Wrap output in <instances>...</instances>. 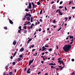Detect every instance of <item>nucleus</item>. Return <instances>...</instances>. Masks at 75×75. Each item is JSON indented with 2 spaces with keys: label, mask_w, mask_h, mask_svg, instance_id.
Returning a JSON list of instances; mask_svg holds the SVG:
<instances>
[{
  "label": "nucleus",
  "mask_w": 75,
  "mask_h": 75,
  "mask_svg": "<svg viewBox=\"0 0 75 75\" xmlns=\"http://www.w3.org/2000/svg\"><path fill=\"white\" fill-rule=\"evenodd\" d=\"M30 23V22L28 21L27 23H26V24H27V25H28Z\"/></svg>",
  "instance_id": "obj_29"
},
{
  "label": "nucleus",
  "mask_w": 75,
  "mask_h": 75,
  "mask_svg": "<svg viewBox=\"0 0 75 75\" xmlns=\"http://www.w3.org/2000/svg\"><path fill=\"white\" fill-rule=\"evenodd\" d=\"M59 8H62V6H60L59 7Z\"/></svg>",
  "instance_id": "obj_48"
},
{
  "label": "nucleus",
  "mask_w": 75,
  "mask_h": 75,
  "mask_svg": "<svg viewBox=\"0 0 75 75\" xmlns=\"http://www.w3.org/2000/svg\"><path fill=\"white\" fill-rule=\"evenodd\" d=\"M17 52H14V55L16 56V54H17Z\"/></svg>",
  "instance_id": "obj_35"
},
{
  "label": "nucleus",
  "mask_w": 75,
  "mask_h": 75,
  "mask_svg": "<svg viewBox=\"0 0 75 75\" xmlns=\"http://www.w3.org/2000/svg\"><path fill=\"white\" fill-rule=\"evenodd\" d=\"M51 69H52V68H55V67H54L53 66H51Z\"/></svg>",
  "instance_id": "obj_24"
},
{
  "label": "nucleus",
  "mask_w": 75,
  "mask_h": 75,
  "mask_svg": "<svg viewBox=\"0 0 75 75\" xmlns=\"http://www.w3.org/2000/svg\"><path fill=\"white\" fill-rule=\"evenodd\" d=\"M71 17H69V20H71Z\"/></svg>",
  "instance_id": "obj_52"
},
{
  "label": "nucleus",
  "mask_w": 75,
  "mask_h": 75,
  "mask_svg": "<svg viewBox=\"0 0 75 75\" xmlns=\"http://www.w3.org/2000/svg\"><path fill=\"white\" fill-rule=\"evenodd\" d=\"M62 3L63 2L62 1H61L60 2V4H62Z\"/></svg>",
  "instance_id": "obj_42"
},
{
  "label": "nucleus",
  "mask_w": 75,
  "mask_h": 75,
  "mask_svg": "<svg viewBox=\"0 0 75 75\" xmlns=\"http://www.w3.org/2000/svg\"><path fill=\"white\" fill-rule=\"evenodd\" d=\"M65 19H66V21L67 20H68V18L66 17L65 18Z\"/></svg>",
  "instance_id": "obj_60"
},
{
  "label": "nucleus",
  "mask_w": 75,
  "mask_h": 75,
  "mask_svg": "<svg viewBox=\"0 0 75 75\" xmlns=\"http://www.w3.org/2000/svg\"><path fill=\"white\" fill-rule=\"evenodd\" d=\"M31 25H32V26H34V24H33V23H32Z\"/></svg>",
  "instance_id": "obj_61"
},
{
  "label": "nucleus",
  "mask_w": 75,
  "mask_h": 75,
  "mask_svg": "<svg viewBox=\"0 0 75 75\" xmlns=\"http://www.w3.org/2000/svg\"><path fill=\"white\" fill-rule=\"evenodd\" d=\"M24 50V49L23 48H22L20 49V51L21 52H23V51Z\"/></svg>",
  "instance_id": "obj_10"
},
{
  "label": "nucleus",
  "mask_w": 75,
  "mask_h": 75,
  "mask_svg": "<svg viewBox=\"0 0 75 75\" xmlns=\"http://www.w3.org/2000/svg\"><path fill=\"white\" fill-rule=\"evenodd\" d=\"M47 33H49V34H51V31H47Z\"/></svg>",
  "instance_id": "obj_30"
},
{
  "label": "nucleus",
  "mask_w": 75,
  "mask_h": 75,
  "mask_svg": "<svg viewBox=\"0 0 75 75\" xmlns=\"http://www.w3.org/2000/svg\"><path fill=\"white\" fill-rule=\"evenodd\" d=\"M42 10L41 9V11L40 12V14H42Z\"/></svg>",
  "instance_id": "obj_26"
},
{
  "label": "nucleus",
  "mask_w": 75,
  "mask_h": 75,
  "mask_svg": "<svg viewBox=\"0 0 75 75\" xmlns=\"http://www.w3.org/2000/svg\"><path fill=\"white\" fill-rule=\"evenodd\" d=\"M17 42L16 41V40L15 41H14L13 42V44L14 45H16V43Z\"/></svg>",
  "instance_id": "obj_9"
},
{
  "label": "nucleus",
  "mask_w": 75,
  "mask_h": 75,
  "mask_svg": "<svg viewBox=\"0 0 75 75\" xmlns=\"http://www.w3.org/2000/svg\"><path fill=\"white\" fill-rule=\"evenodd\" d=\"M55 22H56V21L55 20H54L53 21V23H55Z\"/></svg>",
  "instance_id": "obj_53"
},
{
  "label": "nucleus",
  "mask_w": 75,
  "mask_h": 75,
  "mask_svg": "<svg viewBox=\"0 0 75 75\" xmlns=\"http://www.w3.org/2000/svg\"><path fill=\"white\" fill-rule=\"evenodd\" d=\"M19 28L21 30V31H22V29H21V26H20L19 27Z\"/></svg>",
  "instance_id": "obj_19"
},
{
  "label": "nucleus",
  "mask_w": 75,
  "mask_h": 75,
  "mask_svg": "<svg viewBox=\"0 0 75 75\" xmlns=\"http://www.w3.org/2000/svg\"><path fill=\"white\" fill-rule=\"evenodd\" d=\"M6 72H4V74H3V75H6Z\"/></svg>",
  "instance_id": "obj_62"
},
{
  "label": "nucleus",
  "mask_w": 75,
  "mask_h": 75,
  "mask_svg": "<svg viewBox=\"0 0 75 75\" xmlns=\"http://www.w3.org/2000/svg\"><path fill=\"white\" fill-rule=\"evenodd\" d=\"M18 33H20V34H21V30H18Z\"/></svg>",
  "instance_id": "obj_33"
},
{
  "label": "nucleus",
  "mask_w": 75,
  "mask_h": 75,
  "mask_svg": "<svg viewBox=\"0 0 75 75\" xmlns=\"http://www.w3.org/2000/svg\"><path fill=\"white\" fill-rule=\"evenodd\" d=\"M9 74L10 75H13V72H12V71L10 72L9 73Z\"/></svg>",
  "instance_id": "obj_15"
},
{
  "label": "nucleus",
  "mask_w": 75,
  "mask_h": 75,
  "mask_svg": "<svg viewBox=\"0 0 75 75\" xmlns=\"http://www.w3.org/2000/svg\"><path fill=\"white\" fill-rule=\"evenodd\" d=\"M64 9H65V10H66V11H67V8H66V7L65 6Z\"/></svg>",
  "instance_id": "obj_45"
},
{
  "label": "nucleus",
  "mask_w": 75,
  "mask_h": 75,
  "mask_svg": "<svg viewBox=\"0 0 75 75\" xmlns=\"http://www.w3.org/2000/svg\"><path fill=\"white\" fill-rule=\"evenodd\" d=\"M40 21L41 23H42V19H41L40 20Z\"/></svg>",
  "instance_id": "obj_38"
},
{
  "label": "nucleus",
  "mask_w": 75,
  "mask_h": 75,
  "mask_svg": "<svg viewBox=\"0 0 75 75\" xmlns=\"http://www.w3.org/2000/svg\"><path fill=\"white\" fill-rule=\"evenodd\" d=\"M71 3H72V2L70 1L69 3V5H70V4H71Z\"/></svg>",
  "instance_id": "obj_51"
},
{
  "label": "nucleus",
  "mask_w": 75,
  "mask_h": 75,
  "mask_svg": "<svg viewBox=\"0 0 75 75\" xmlns=\"http://www.w3.org/2000/svg\"><path fill=\"white\" fill-rule=\"evenodd\" d=\"M31 4L33 6V7L32 10H33L34 8H35V4H34L33 2H32Z\"/></svg>",
  "instance_id": "obj_5"
},
{
  "label": "nucleus",
  "mask_w": 75,
  "mask_h": 75,
  "mask_svg": "<svg viewBox=\"0 0 75 75\" xmlns=\"http://www.w3.org/2000/svg\"><path fill=\"white\" fill-rule=\"evenodd\" d=\"M28 40H29V41H31L32 40V38H30Z\"/></svg>",
  "instance_id": "obj_46"
},
{
  "label": "nucleus",
  "mask_w": 75,
  "mask_h": 75,
  "mask_svg": "<svg viewBox=\"0 0 75 75\" xmlns=\"http://www.w3.org/2000/svg\"><path fill=\"white\" fill-rule=\"evenodd\" d=\"M4 28L5 29V30H7V27L6 26L4 27Z\"/></svg>",
  "instance_id": "obj_32"
},
{
  "label": "nucleus",
  "mask_w": 75,
  "mask_h": 75,
  "mask_svg": "<svg viewBox=\"0 0 75 75\" xmlns=\"http://www.w3.org/2000/svg\"><path fill=\"white\" fill-rule=\"evenodd\" d=\"M45 75H48V73H45Z\"/></svg>",
  "instance_id": "obj_64"
},
{
  "label": "nucleus",
  "mask_w": 75,
  "mask_h": 75,
  "mask_svg": "<svg viewBox=\"0 0 75 75\" xmlns=\"http://www.w3.org/2000/svg\"><path fill=\"white\" fill-rule=\"evenodd\" d=\"M28 8H29L30 10H31V3H29Z\"/></svg>",
  "instance_id": "obj_4"
},
{
  "label": "nucleus",
  "mask_w": 75,
  "mask_h": 75,
  "mask_svg": "<svg viewBox=\"0 0 75 75\" xmlns=\"http://www.w3.org/2000/svg\"><path fill=\"white\" fill-rule=\"evenodd\" d=\"M8 66H6L5 67V69H8Z\"/></svg>",
  "instance_id": "obj_16"
},
{
  "label": "nucleus",
  "mask_w": 75,
  "mask_h": 75,
  "mask_svg": "<svg viewBox=\"0 0 75 75\" xmlns=\"http://www.w3.org/2000/svg\"><path fill=\"white\" fill-rule=\"evenodd\" d=\"M69 36L70 39H71V38H74V36H72L71 35H69Z\"/></svg>",
  "instance_id": "obj_12"
},
{
  "label": "nucleus",
  "mask_w": 75,
  "mask_h": 75,
  "mask_svg": "<svg viewBox=\"0 0 75 75\" xmlns=\"http://www.w3.org/2000/svg\"><path fill=\"white\" fill-rule=\"evenodd\" d=\"M25 11H27V12H28V11H30V10H28V9H25Z\"/></svg>",
  "instance_id": "obj_23"
},
{
  "label": "nucleus",
  "mask_w": 75,
  "mask_h": 75,
  "mask_svg": "<svg viewBox=\"0 0 75 75\" xmlns=\"http://www.w3.org/2000/svg\"><path fill=\"white\" fill-rule=\"evenodd\" d=\"M62 59V58H59L57 59V60H58V61H60V59Z\"/></svg>",
  "instance_id": "obj_40"
},
{
  "label": "nucleus",
  "mask_w": 75,
  "mask_h": 75,
  "mask_svg": "<svg viewBox=\"0 0 75 75\" xmlns=\"http://www.w3.org/2000/svg\"><path fill=\"white\" fill-rule=\"evenodd\" d=\"M59 15L60 16H62V11H61V10L59 11Z\"/></svg>",
  "instance_id": "obj_7"
},
{
  "label": "nucleus",
  "mask_w": 75,
  "mask_h": 75,
  "mask_svg": "<svg viewBox=\"0 0 75 75\" xmlns=\"http://www.w3.org/2000/svg\"><path fill=\"white\" fill-rule=\"evenodd\" d=\"M61 62H62V64L63 65H64V62L63 61L61 60Z\"/></svg>",
  "instance_id": "obj_28"
},
{
  "label": "nucleus",
  "mask_w": 75,
  "mask_h": 75,
  "mask_svg": "<svg viewBox=\"0 0 75 75\" xmlns=\"http://www.w3.org/2000/svg\"><path fill=\"white\" fill-rule=\"evenodd\" d=\"M71 61H72L73 62H74V59H71Z\"/></svg>",
  "instance_id": "obj_44"
},
{
  "label": "nucleus",
  "mask_w": 75,
  "mask_h": 75,
  "mask_svg": "<svg viewBox=\"0 0 75 75\" xmlns=\"http://www.w3.org/2000/svg\"><path fill=\"white\" fill-rule=\"evenodd\" d=\"M12 64L13 65H15V64H16V62H14L12 63Z\"/></svg>",
  "instance_id": "obj_25"
},
{
  "label": "nucleus",
  "mask_w": 75,
  "mask_h": 75,
  "mask_svg": "<svg viewBox=\"0 0 75 75\" xmlns=\"http://www.w3.org/2000/svg\"><path fill=\"white\" fill-rule=\"evenodd\" d=\"M63 68H64V67H61L60 70H62Z\"/></svg>",
  "instance_id": "obj_50"
},
{
  "label": "nucleus",
  "mask_w": 75,
  "mask_h": 75,
  "mask_svg": "<svg viewBox=\"0 0 75 75\" xmlns=\"http://www.w3.org/2000/svg\"><path fill=\"white\" fill-rule=\"evenodd\" d=\"M48 51H52V49L50 48L48 49Z\"/></svg>",
  "instance_id": "obj_34"
},
{
  "label": "nucleus",
  "mask_w": 75,
  "mask_h": 75,
  "mask_svg": "<svg viewBox=\"0 0 75 75\" xmlns=\"http://www.w3.org/2000/svg\"><path fill=\"white\" fill-rule=\"evenodd\" d=\"M49 65H53V63H50L49 64Z\"/></svg>",
  "instance_id": "obj_31"
},
{
  "label": "nucleus",
  "mask_w": 75,
  "mask_h": 75,
  "mask_svg": "<svg viewBox=\"0 0 75 75\" xmlns=\"http://www.w3.org/2000/svg\"><path fill=\"white\" fill-rule=\"evenodd\" d=\"M71 47L72 46L71 45H67L64 46L63 48L65 52H67L70 50V48H71Z\"/></svg>",
  "instance_id": "obj_1"
},
{
  "label": "nucleus",
  "mask_w": 75,
  "mask_h": 75,
  "mask_svg": "<svg viewBox=\"0 0 75 75\" xmlns=\"http://www.w3.org/2000/svg\"><path fill=\"white\" fill-rule=\"evenodd\" d=\"M9 21L10 24H13V21H12L11 20L9 19Z\"/></svg>",
  "instance_id": "obj_6"
},
{
  "label": "nucleus",
  "mask_w": 75,
  "mask_h": 75,
  "mask_svg": "<svg viewBox=\"0 0 75 75\" xmlns=\"http://www.w3.org/2000/svg\"><path fill=\"white\" fill-rule=\"evenodd\" d=\"M34 47V45H31L29 47L30 49H31V48H33Z\"/></svg>",
  "instance_id": "obj_13"
},
{
  "label": "nucleus",
  "mask_w": 75,
  "mask_h": 75,
  "mask_svg": "<svg viewBox=\"0 0 75 75\" xmlns=\"http://www.w3.org/2000/svg\"><path fill=\"white\" fill-rule=\"evenodd\" d=\"M27 20H28V21H30V17H29V16H28L27 17Z\"/></svg>",
  "instance_id": "obj_11"
},
{
  "label": "nucleus",
  "mask_w": 75,
  "mask_h": 75,
  "mask_svg": "<svg viewBox=\"0 0 75 75\" xmlns=\"http://www.w3.org/2000/svg\"><path fill=\"white\" fill-rule=\"evenodd\" d=\"M19 57L20 58H22L23 57V55L22 54L20 55Z\"/></svg>",
  "instance_id": "obj_18"
},
{
  "label": "nucleus",
  "mask_w": 75,
  "mask_h": 75,
  "mask_svg": "<svg viewBox=\"0 0 75 75\" xmlns=\"http://www.w3.org/2000/svg\"><path fill=\"white\" fill-rule=\"evenodd\" d=\"M29 16V17H31V14H28V13H27L26 14V15L24 16V18H27V16Z\"/></svg>",
  "instance_id": "obj_2"
},
{
  "label": "nucleus",
  "mask_w": 75,
  "mask_h": 75,
  "mask_svg": "<svg viewBox=\"0 0 75 75\" xmlns=\"http://www.w3.org/2000/svg\"><path fill=\"white\" fill-rule=\"evenodd\" d=\"M34 59H33L32 60H30V62H29V65L30 66V65H31V63H32V62H33V61H34Z\"/></svg>",
  "instance_id": "obj_3"
},
{
  "label": "nucleus",
  "mask_w": 75,
  "mask_h": 75,
  "mask_svg": "<svg viewBox=\"0 0 75 75\" xmlns=\"http://www.w3.org/2000/svg\"><path fill=\"white\" fill-rule=\"evenodd\" d=\"M35 49H34L33 50H32V52H34V51H35Z\"/></svg>",
  "instance_id": "obj_55"
},
{
  "label": "nucleus",
  "mask_w": 75,
  "mask_h": 75,
  "mask_svg": "<svg viewBox=\"0 0 75 75\" xmlns=\"http://www.w3.org/2000/svg\"><path fill=\"white\" fill-rule=\"evenodd\" d=\"M45 47H49V45H45Z\"/></svg>",
  "instance_id": "obj_36"
},
{
  "label": "nucleus",
  "mask_w": 75,
  "mask_h": 75,
  "mask_svg": "<svg viewBox=\"0 0 75 75\" xmlns=\"http://www.w3.org/2000/svg\"><path fill=\"white\" fill-rule=\"evenodd\" d=\"M30 42V41H29V40H28V42H27V44H29V42Z\"/></svg>",
  "instance_id": "obj_47"
},
{
  "label": "nucleus",
  "mask_w": 75,
  "mask_h": 75,
  "mask_svg": "<svg viewBox=\"0 0 75 75\" xmlns=\"http://www.w3.org/2000/svg\"><path fill=\"white\" fill-rule=\"evenodd\" d=\"M42 51H45V47L44 46H43L42 47Z\"/></svg>",
  "instance_id": "obj_14"
},
{
  "label": "nucleus",
  "mask_w": 75,
  "mask_h": 75,
  "mask_svg": "<svg viewBox=\"0 0 75 75\" xmlns=\"http://www.w3.org/2000/svg\"><path fill=\"white\" fill-rule=\"evenodd\" d=\"M54 3V1H53L52 2L51 4H53V3Z\"/></svg>",
  "instance_id": "obj_63"
},
{
  "label": "nucleus",
  "mask_w": 75,
  "mask_h": 75,
  "mask_svg": "<svg viewBox=\"0 0 75 75\" xmlns=\"http://www.w3.org/2000/svg\"><path fill=\"white\" fill-rule=\"evenodd\" d=\"M60 10H59V9H57V10H56V13H57V12H59V11Z\"/></svg>",
  "instance_id": "obj_37"
},
{
  "label": "nucleus",
  "mask_w": 75,
  "mask_h": 75,
  "mask_svg": "<svg viewBox=\"0 0 75 75\" xmlns=\"http://www.w3.org/2000/svg\"><path fill=\"white\" fill-rule=\"evenodd\" d=\"M38 31L39 32L41 31V28H40L39 29H38Z\"/></svg>",
  "instance_id": "obj_41"
},
{
  "label": "nucleus",
  "mask_w": 75,
  "mask_h": 75,
  "mask_svg": "<svg viewBox=\"0 0 75 75\" xmlns=\"http://www.w3.org/2000/svg\"><path fill=\"white\" fill-rule=\"evenodd\" d=\"M69 37V36H68L66 38V40H68L69 38H68V37Z\"/></svg>",
  "instance_id": "obj_59"
},
{
  "label": "nucleus",
  "mask_w": 75,
  "mask_h": 75,
  "mask_svg": "<svg viewBox=\"0 0 75 75\" xmlns=\"http://www.w3.org/2000/svg\"><path fill=\"white\" fill-rule=\"evenodd\" d=\"M58 62H59L60 63V65H61V63H62V62H61V61L59 60L58 61Z\"/></svg>",
  "instance_id": "obj_17"
},
{
  "label": "nucleus",
  "mask_w": 75,
  "mask_h": 75,
  "mask_svg": "<svg viewBox=\"0 0 75 75\" xmlns=\"http://www.w3.org/2000/svg\"><path fill=\"white\" fill-rule=\"evenodd\" d=\"M33 27V26L32 25H31L30 29H31Z\"/></svg>",
  "instance_id": "obj_49"
},
{
  "label": "nucleus",
  "mask_w": 75,
  "mask_h": 75,
  "mask_svg": "<svg viewBox=\"0 0 75 75\" xmlns=\"http://www.w3.org/2000/svg\"><path fill=\"white\" fill-rule=\"evenodd\" d=\"M40 74H41V71H40L39 72H38V75H40Z\"/></svg>",
  "instance_id": "obj_43"
},
{
  "label": "nucleus",
  "mask_w": 75,
  "mask_h": 75,
  "mask_svg": "<svg viewBox=\"0 0 75 75\" xmlns=\"http://www.w3.org/2000/svg\"><path fill=\"white\" fill-rule=\"evenodd\" d=\"M30 68H29L28 70L26 72L28 74H30L31 72V71H30Z\"/></svg>",
  "instance_id": "obj_8"
},
{
  "label": "nucleus",
  "mask_w": 75,
  "mask_h": 75,
  "mask_svg": "<svg viewBox=\"0 0 75 75\" xmlns=\"http://www.w3.org/2000/svg\"><path fill=\"white\" fill-rule=\"evenodd\" d=\"M61 28H60L58 30V31H59L60 30H61Z\"/></svg>",
  "instance_id": "obj_39"
},
{
  "label": "nucleus",
  "mask_w": 75,
  "mask_h": 75,
  "mask_svg": "<svg viewBox=\"0 0 75 75\" xmlns=\"http://www.w3.org/2000/svg\"><path fill=\"white\" fill-rule=\"evenodd\" d=\"M40 4H41V3H40V2H38L37 3V4H38V5H40Z\"/></svg>",
  "instance_id": "obj_22"
},
{
  "label": "nucleus",
  "mask_w": 75,
  "mask_h": 75,
  "mask_svg": "<svg viewBox=\"0 0 75 75\" xmlns=\"http://www.w3.org/2000/svg\"><path fill=\"white\" fill-rule=\"evenodd\" d=\"M73 44V42H70V44Z\"/></svg>",
  "instance_id": "obj_54"
},
{
  "label": "nucleus",
  "mask_w": 75,
  "mask_h": 75,
  "mask_svg": "<svg viewBox=\"0 0 75 75\" xmlns=\"http://www.w3.org/2000/svg\"><path fill=\"white\" fill-rule=\"evenodd\" d=\"M24 33L25 34V33H27V30H24Z\"/></svg>",
  "instance_id": "obj_27"
},
{
  "label": "nucleus",
  "mask_w": 75,
  "mask_h": 75,
  "mask_svg": "<svg viewBox=\"0 0 75 75\" xmlns=\"http://www.w3.org/2000/svg\"><path fill=\"white\" fill-rule=\"evenodd\" d=\"M21 60V58H18V62H19V61H20Z\"/></svg>",
  "instance_id": "obj_20"
},
{
  "label": "nucleus",
  "mask_w": 75,
  "mask_h": 75,
  "mask_svg": "<svg viewBox=\"0 0 75 75\" xmlns=\"http://www.w3.org/2000/svg\"><path fill=\"white\" fill-rule=\"evenodd\" d=\"M26 69H27V67H25L24 69V71H26Z\"/></svg>",
  "instance_id": "obj_57"
},
{
  "label": "nucleus",
  "mask_w": 75,
  "mask_h": 75,
  "mask_svg": "<svg viewBox=\"0 0 75 75\" xmlns=\"http://www.w3.org/2000/svg\"><path fill=\"white\" fill-rule=\"evenodd\" d=\"M23 28L24 29H27V26H24L23 27Z\"/></svg>",
  "instance_id": "obj_21"
},
{
  "label": "nucleus",
  "mask_w": 75,
  "mask_h": 75,
  "mask_svg": "<svg viewBox=\"0 0 75 75\" xmlns=\"http://www.w3.org/2000/svg\"><path fill=\"white\" fill-rule=\"evenodd\" d=\"M71 8H72V9H74V8H75V7H72Z\"/></svg>",
  "instance_id": "obj_56"
},
{
  "label": "nucleus",
  "mask_w": 75,
  "mask_h": 75,
  "mask_svg": "<svg viewBox=\"0 0 75 75\" xmlns=\"http://www.w3.org/2000/svg\"><path fill=\"white\" fill-rule=\"evenodd\" d=\"M10 58L11 59H13V56H11V57H10Z\"/></svg>",
  "instance_id": "obj_58"
}]
</instances>
